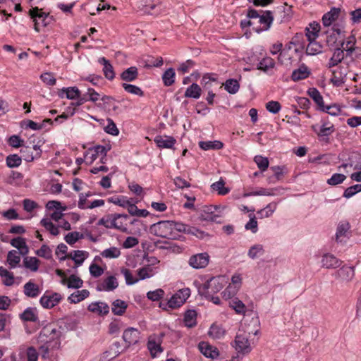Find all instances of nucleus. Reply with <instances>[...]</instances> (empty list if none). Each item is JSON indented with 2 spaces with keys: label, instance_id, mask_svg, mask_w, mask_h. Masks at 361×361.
<instances>
[{
  "label": "nucleus",
  "instance_id": "obj_21",
  "mask_svg": "<svg viewBox=\"0 0 361 361\" xmlns=\"http://www.w3.org/2000/svg\"><path fill=\"white\" fill-rule=\"evenodd\" d=\"M308 95L314 100L321 111H325V105L323 97L319 90L314 87L310 88L307 91Z\"/></svg>",
  "mask_w": 361,
  "mask_h": 361
},
{
  "label": "nucleus",
  "instance_id": "obj_63",
  "mask_svg": "<svg viewBox=\"0 0 361 361\" xmlns=\"http://www.w3.org/2000/svg\"><path fill=\"white\" fill-rule=\"evenodd\" d=\"M359 192H361V184H356L346 188L344 191L343 197L350 198Z\"/></svg>",
  "mask_w": 361,
  "mask_h": 361
},
{
  "label": "nucleus",
  "instance_id": "obj_55",
  "mask_svg": "<svg viewBox=\"0 0 361 361\" xmlns=\"http://www.w3.org/2000/svg\"><path fill=\"white\" fill-rule=\"evenodd\" d=\"M83 238V234L74 231L71 233H68L64 238L66 242L72 245L74 243H75L79 239H81Z\"/></svg>",
  "mask_w": 361,
  "mask_h": 361
},
{
  "label": "nucleus",
  "instance_id": "obj_20",
  "mask_svg": "<svg viewBox=\"0 0 361 361\" xmlns=\"http://www.w3.org/2000/svg\"><path fill=\"white\" fill-rule=\"evenodd\" d=\"M310 74L309 68L305 65H302L298 69L293 71L291 79L293 81H299L308 78Z\"/></svg>",
  "mask_w": 361,
  "mask_h": 361
},
{
  "label": "nucleus",
  "instance_id": "obj_62",
  "mask_svg": "<svg viewBox=\"0 0 361 361\" xmlns=\"http://www.w3.org/2000/svg\"><path fill=\"white\" fill-rule=\"evenodd\" d=\"M346 178L344 174L334 173L331 177L327 180V183L331 185H336L343 183Z\"/></svg>",
  "mask_w": 361,
  "mask_h": 361
},
{
  "label": "nucleus",
  "instance_id": "obj_56",
  "mask_svg": "<svg viewBox=\"0 0 361 361\" xmlns=\"http://www.w3.org/2000/svg\"><path fill=\"white\" fill-rule=\"evenodd\" d=\"M254 161L262 171H265L269 167V160L267 157L257 155L255 157Z\"/></svg>",
  "mask_w": 361,
  "mask_h": 361
},
{
  "label": "nucleus",
  "instance_id": "obj_52",
  "mask_svg": "<svg viewBox=\"0 0 361 361\" xmlns=\"http://www.w3.org/2000/svg\"><path fill=\"white\" fill-rule=\"evenodd\" d=\"M24 265L26 268L30 269L33 271H36L39 268V260L37 258L34 257H26L24 259Z\"/></svg>",
  "mask_w": 361,
  "mask_h": 361
},
{
  "label": "nucleus",
  "instance_id": "obj_64",
  "mask_svg": "<svg viewBox=\"0 0 361 361\" xmlns=\"http://www.w3.org/2000/svg\"><path fill=\"white\" fill-rule=\"evenodd\" d=\"M24 141L18 135H11L8 140V144L9 146L18 148L23 145Z\"/></svg>",
  "mask_w": 361,
  "mask_h": 361
},
{
  "label": "nucleus",
  "instance_id": "obj_35",
  "mask_svg": "<svg viewBox=\"0 0 361 361\" xmlns=\"http://www.w3.org/2000/svg\"><path fill=\"white\" fill-rule=\"evenodd\" d=\"M274 60L269 56H266L259 61L257 66V69L261 70L264 72H267L270 69L274 68Z\"/></svg>",
  "mask_w": 361,
  "mask_h": 361
},
{
  "label": "nucleus",
  "instance_id": "obj_12",
  "mask_svg": "<svg viewBox=\"0 0 361 361\" xmlns=\"http://www.w3.org/2000/svg\"><path fill=\"white\" fill-rule=\"evenodd\" d=\"M123 338L128 345H135L139 341L140 331L133 327L128 328L123 334Z\"/></svg>",
  "mask_w": 361,
  "mask_h": 361
},
{
  "label": "nucleus",
  "instance_id": "obj_47",
  "mask_svg": "<svg viewBox=\"0 0 361 361\" xmlns=\"http://www.w3.org/2000/svg\"><path fill=\"white\" fill-rule=\"evenodd\" d=\"M230 307L239 314H244L246 312V307L244 303L236 298L230 301Z\"/></svg>",
  "mask_w": 361,
  "mask_h": 361
},
{
  "label": "nucleus",
  "instance_id": "obj_36",
  "mask_svg": "<svg viewBox=\"0 0 361 361\" xmlns=\"http://www.w3.org/2000/svg\"><path fill=\"white\" fill-rule=\"evenodd\" d=\"M20 262V256L18 251L11 250L7 255V262L11 269L16 268Z\"/></svg>",
  "mask_w": 361,
  "mask_h": 361
},
{
  "label": "nucleus",
  "instance_id": "obj_48",
  "mask_svg": "<svg viewBox=\"0 0 361 361\" xmlns=\"http://www.w3.org/2000/svg\"><path fill=\"white\" fill-rule=\"evenodd\" d=\"M224 330L220 326L212 324L209 328L208 334L214 339H219L224 335Z\"/></svg>",
  "mask_w": 361,
  "mask_h": 361
},
{
  "label": "nucleus",
  "instance_id": "obj_42",
  "mask_svg": "<svg viewBox=\"0 0 361 361\" xmlns=\"http://www.w3.org/2000/svg\"><path fill=\"white\" fill-rule=\"evenodd\" d=\"M322 51V46L316 40L309 41L306 48V54L308 55H316Z\"/></svg>",
  "mask_w": 361,
  "mask_h": 361
},
{
  "label": "nucleus",
  "instance_id": "obj_50",
  "mask_svg": "<svg viewBox=\"0 0 361 361\" xmlns=\"http://www.w3.org/2000/svg\"><path fill=\"white\" fill-rule=\"evenodd\" d=\"M83 285L82 280L75 275H71L67 281V286L69 288H79Z\"/></svg>",
  "mask_w": 361,
  "mask_h": 361
},
{
  "label": "nucleus",
  "instance_id": "obj_18",
  "mask_svg": "<svg viewBox=\"0 0 361 361\" xmlns=\"http://www.w3.org/2000/svg\"><path fill=\"white\" fill-rule=\"evenodd\" d=\"M158 271V267H151L150 265H145L137 270V279L145 280L155 275Z\"/></svg>",
  "mask_w": 361,
  "mask_h": 361
},
{
  "label": "nucleus",
  "instance_id": "obj_24",
  "mask_svg": "<svg viewBox=\"0 0 361 361\" xmlns=\"http://www.w3.org/2000/svg\"><path fill=\"white\" fill-rule=\"evenodd\" d=\"M344 59V51L341 48H336L334 49L332 56L329 61L327 67L331 68L337 66Z\"/></svg>",
  "mask_w": 361,
  "mask_h": 361
},
{
  "label": "nucleus",
  "instance_id": "obj_51",
  "mask_svg": "<svg viewBox=\"0 0 361 361\" xmlns=\"http://www.w3.org/2000/svg\"><path fill=\"white\" fill-rule=\"evenodd\" d=\"M108 201L111 203H113L116 205H118L123 208H126L128 206V203L130 200L127 199L126 197L124 196H116L111 197L108 199Z\"/></svg>",
  "mask_w": 361,
  "mask_h": 361
},
{
  "label": "nucleus",
  "instance_id": "obj_26",
  "mask_svg": "<svg viewBox=\"0 0 361 361\" xmlns=\"http://www.w3.org/2000/svg\"><path fill=\"white\" fill-rule=\"evenodd\" d=\"M337 274L341 280L349 281L354 277V269L353 267L343 266L338 270Z\"/></svg>",
  "mask_w": 361,
  "mask_h": 361
},
{
  "label": "nucleus",
  "instance_id": "obj_6",
  "mask_svg": "<svg viewBox=\"0 0 361 361\" xmlns=\"http://www.w3.org/2000/svg\"><path fill=\"white\" fill-rule=\"evenodd\" d=\"M251 332L246 331H241L237 333L234 340L233 347L238 353L243 355L248 354L252 350V346L249 340Z\"/></svg>",
  "mask_w": 361,
  "mask_h": 361
},
{
  "label": "nucleus",
  "instance_id": "obj_23",
  "mask_svg": "<svg viewBox=\"0 0 361 361\" xmlns=\"http://www.w3.org/2000/svg\"><path fill=\"white\" fill-rule=\"evenodd\" d=\"M355 43L356 39L354 35L349 36L347 37L346 40L341 42V48L343 49V51L346 52V56H351L355 51Z\"/></svg>",
  "mask_w": 361,
  "mask_h": 361
},
{
  "label": "nucleus",
  "instance_id": "obj_27",
  "mask_svg": "<svg viewBox=\"0 0 361 361\" xmlns=\"http://www.w3.org/2000/svg\"><path fill=\"white\" fill-rule=\"evenodd\" d=\"M99 63L104 66L103 71L105 77L108 80H113L115 77L113 66L111 65L109 61L104 57H101L98 60Z\"/></svg>",
  "mask_w": 361,
  "mask_h": 361
},
{
  "label": "nucleus",
  "instance_id": "obj_16",
  "mask_svg": "<svg viewBox=\"0 0 361 361\" xmlns=\"http://www.w3.org/2000/svg\"><path fill=\"white\" fill-rule=\"evenodd\" d=\"M342 262L331 254H324L322 259V265L326 269H335L340 267Z\"/></svg>",
  "mask_w": 361,
  "mask_h": 361
},
{
  "label": "nucleus",
  "instance_id": "obj_5",
  "mask_svg": "<svg viewBox=\"0 0 361 361\" xmlns=\"http://www.w3.org/2000/svg\"><path fill=\"white\" fill-rule=\"evenodd\" d=\"M171 225V221H160L150 226L149 233L158 237L174 239Z\"/></svg>",
  "mask_w": 361,
  "mask_h": 361
},
{
  "label": "nucleus",
  "instance_id": "obj_25",
  "mask_svg": "<svg viewBox=\"0 0 361 361\" xmlns=\"http://www.w3.org/2000/svg\"><path fill=\"white\" fill-rule=\"evenodd\" d=\"M24 293L30 298H36L40 293L39 286L31 281L24 285Z\"/></svg>",
  "mask_w": 361,
  "mask_h": 361
},
{
  "label": "nucleus",
  "instance_id": "obj_8",
  "mask_svg": "<svg viewBox=\"0 0 361 361\" xmlns=\"http://www.w3.org/2000/svg\"><path fill=\"white\" fill-rule=\"evenodd\" d=\"M29 15L35 22V30L39 31L40 27H45L48 25L47 19L49 13L42 11V9L38 7H34L29 11Z\"/></svg>",
  "mask_w": 361,
  "mask_h": 361
},
{
  "label": "nucleus",
  "instance_id": "obj_4",
  "mask_svg": "<svg viewBox=\"0 0 361 361\" xmlns=\"http://www.w3.org/2000/svg\"><path fill=\"white\" fill-rule=\"evenodd\" d=\"M341 9L340 8L333 7L329 11L324 13L322 18V25L324 27H331L333 32H336L340 35L343 32L341 25L336 23V20L338 19Z\"/></svg>",
  "mask_w": 361,
  "mask_h": 361
},
{
  "label": "nucleus",
  "instance_id": "obj_59",
  "mask_svg": "<svg viewBox=\"0 0 361 361\" xmlns=\"http://www.w3.org/2000/svg\"><path fill=\"white\" fill-rule=\"evenodd\" d=\"M40 79L44 83L49 86H54L56 82V80L54 78V74L50 72L42 73L40 75Z\"/></svg>",
  "mask_w": 361,
  "mask_h": 361
},
{
  "label": "nucleus",
  "instance_id": "obj_28",
  "mask_svg": "<svg viewBox=\"0 0 361 361\" xmlns=\"http://www.w3.org/2000/svg\"><path fill=\"white\" fill-rule=\"evenodd\" d=\"M138 77V71L135 66H130L121 74V78L126 82H132Z\"/></svg>",
  "mask_w": 361,
  "mask_h": 361
},
{
  "label": "nucleus",
  "instance_id": "obj_49",
  "mask_svg": "<svg viewBox=\"0 0 361 361\" xmlns=\"http://www.w3.org/2000/svg\"><path fill=\"white\" fill-rule=\"evenodd\" d=\"M20 153L22 158L27 162L32 161L35 159L31 146L23 145L21 147Z\"/></svg>",
  "mask_w": 361,
  "mask_h": 361
},
{
  "label": "nucleus",
  "instance_id": "obj_57",
  "mask_svg": "<svg viewBox=\"0 0 361 361\" xmlns=\"http://www.w3.org/2000/svg\"><path fill=\"white\" fill-rule=\"evenodd\" d=\"M11 245L20 250V249H25V253L27 252L28 251V249H27V247L26 245V243H25V240L24 238H21V237H17V238H13L11 240Z\"/></svg>",
  "mask_w": 361,
  "mask_h": 361
},
{
  "label": "nucleus",
  "instance_id": "obj_30",
  "mask_svg": "<svg viewBox=\"0 0 361 361\" xmlns=\"http://www.w3.org/2000/svg\"><path fill=\"white\" fill-rule=\"evenodd\" d=\"M201 93V87L197 83H192L186 89L184 95L188 98L199 99Z\"/></svg>",
  "mask_w": 361,
  "mask_h": 361
},
{
  "label": "nucleus",
  "instance_id": "obj_15",
  "mask_svg": "<svg viewBox=\"0 0 361 361\" xmlns=\"http://www.w3.org/2000/svg\"><path fill=\"white\" fill-rule=\"evenodd\" d=\"M118 286V283L116 278L114 276H110L97 286V290L99 291H112Z\"/></svg>",
  "mask_w": 361,
  "mask_h": 361
},
{
  "label": "nucleus",
  "instance_id": "obj_9",
  "mask_svg": "<svg viewBox=\"0 0 361 361\" xmlns=\"http://www.w3.org/2000/svg\"><path fill=\"white\" fill-rule=\"evenodd\" d=\"M209 258V255L207 252L195 254L190 257L188 264L194 269H202L208 265Z\"/></svg>",
  "mask_w": 361,
  "mask_h": 361
},
{
  "label": "nucleus",
  "instance_id": "obj_31",
  "mask_svg": "<svg viewBox=\"0 0 361 361\" xmlns=\"http://www.w3.org/2000/svg\"><path fill=\"white\" fill-rule=\"evenodd\" d=\"M20 318L25 322H35L38 319L36 310L32 307H27L24 312L20 314Z\"/></svg>",
  "mask_w": 361,
  "mask_h": 361
},
{
  "label": "nucleus",
  "instance_id": "obj_37",
  "mask_svg": "<svg viewBox=\"0 0 361 361\" xmlns=\"http://www.w3.org/2000/svg\"><path fill=\"white\" fill-rule=\"evenodd\" d=\"M199 146L204 150L209 149H220L223 148L224 145L221 142L218 140L214 141H201L199 142Z\"/></svg>",
  "mask_w": 361,
  "mask_h": 361
},
{
  "label": "nucleus",
  "instance_id": "obj_61",
  "mask_svg": "<svg viewBox=\"0 0 361 361\" xmlns=\"http://www.w3.org/2000/svg\"><path fill=\"white\" fill-rule=\"evenodd\" d=\"M224 185H225L224 181L222 180H220L219 181L214 183L212 185V188H213L214 190L218 191V193L219 195H226L229 192V190L228 188H225Z\"/></svg>",
  "mask_w": 361,
  "mask_h": 361
},
{
  "label": "nucleus",
  "instance_id": "obj_7",
  "mask_svg": "<svg viewBox=\"0 0 361 361\" xmlns=\"http://www.w3.org/2000/svg\"><path fill=\"white\" fill-rule=\"evenodd\" d=\"M190 295V290L188 288H185L177 291L171 296L170 300L167 302L166 305L171 309H175L180 307L186 301Z\"/></svg>",
  "mask_w": 361,
  "mask_h": 361
},
{
  "label": "nucleus",
  "instance_id": "obj_32",
  "mask_svg": "<svg viewBox=\"0 0 361 361\" xmlns=\"http://www.w3.org/2000/svg\"><path fill=\"white\" fill-rule=\"evenodd\" d=\"M276 207L277 203L272 202L268 204L264 208L259 210L257 212V214L259 216L261 219L268 218L274 213V212L276 209Z\"/></svg>",
  "mask_w": 361,
  "mask_h": 361
},
{
  "label": "nucleus",
  "instance_id": "obj_29",
  "mask_svg": "<svg viewBox=\"0 0 361 361\" xmlns=\"http://www.w3.org/2000/svg\"><path fill=\"white\" fill-rule=\"evenodd\" d=\"M89 290L86 289H82L80 290H77L72 293L68 297V300L70 301L71 303L76 304L87 298L89 296Z\"/></svg>",
  "mask_w": 361,
  "mask_h": 361
},
{
  "label": "nucleus",
  "instance_id": "obj_13",
  "mask_svg": "<svg viewBox=\"0 0 361 361\" xmlns=\"http://www.w3.org/2000/svg\"><path fill=\"white\" fill-rule=\"evenodd\" d=\"M154 141L158 147L166 149H172L176 142L174 137L169 135H157Z\"/></svg>",
  "mask_w": 361,
  "mask_h": 361
},
{
  "label": "nucleus",
  "instance_id": "obj_53",
  "mask_svg": "<svg viewBox=\"0 0 361 361\" xmlns=\"http://www.w3.org/2000/svg\"><path fill=\"white\" fill-rule=\"evenodd\" d=\"M122 87L128 93L138 96H143V91L136 85L128 83H123Z\"/></svg>",
  "mask_w": 361,
  "mask_h": 361
},
{
  "label": "nucleus",
  "instance_id": "obj_41",
  "mask_svg": "<svg viewBox=\"0 0 361 361\" xmlns=\"http://www.w3.org/2000/svg\"><path fill=\"white\" fill-rule=\"evenodd\" d=\"M127 307V304L123 300H116L112 303L111 310L116 315H122L126 312Z\"/></svg>",
  "mask_w": 361,
  "mask_h": 361
},
{
  "label": "nucleus",
  "instance_id": "obj_58",
  "mask_svg": "<svg viewBox=\"0 0 361 361\" xmlns=\"http://www.w3.org/2000/svg\"><path fill=\"white\" fill-rule=\"evenodd\" d=\"M171 227H172V231L173 233V234L175 235V238H176V235H177V232H184V233H187V230H188V225H185L181 222H176V221H171Z\"/></svg>",
  "mask_w": 361,
  "mask_h": 361
},
{
  "label": "nucleus",
  "instance_id": "obj_3",
  "mask_svg": "<svg viewBox=\"0 0 361 361\" xmlns=\"http://www.w3.org/2000/svg\"><path fill=\"white\" fill-rule=\"evenodd\" d=\"M228 279L225 276H216L207 281L199 288L200 293L207 298L219 292L227 283Z\"/></svg>",
  "mask_w": 361,
  "mask_h": 361
},
{
  "label": "nucleus",
  "instance_id": "obj_39",
  "mask_svg": "<svg viewBox=\"0 0 361 361\" xmlns=\"http://www.w3.org/2000/svg\"><path fill=\"white\" fill-rule=\"evenodd\" d=\"M224 89L230 94L237 93L240 89V84L235 79H228L224 83Z\"/></svg>",
  "mask_w": 361,
  "mask_h": 361
},
{
  "label": "nucleus",
  "instance_id": "obj_34",
  "mask_svg": "<svg viewBox=\"0 0 361 361\" xmlns=\"http://www.w3.org/2000/svg\"><path fill=\"white\" fill-rule=\"evenodd\" d=\"M40 224L53 235L56 236L60 233L59 226H55L49 219L43 218L40 221Z\"/></svg>",
  "mask_w": 361,
  "mask_h": 361
},
{
  "label": "nucleus",
  "instance_id": "obj_1",
  "mask_svg": "<svg viewBox=\"0 0 361 361\" xmlns=\"http://www.w3.org/2000/svg\"><path fill=\"white\" fill-rule=\"evenodd\" d=\"M128 219L129 216L127 214H108L98 221L97 225L103 226L108 229H116L122 232H126Z\"/></svg>",
  "mask_w": 361,
  "mask_h": 361
},
{
  "label": "nucleus",
  "instance_id": "obj_33",
  "mask_svg": "<svg viewBox=\"0 0 361 361\" xmlns=\"http://www.w3.org/2000/svg\"><path fill=\"white\" fill-rule=\"evenodd\" d=\"M185 325L192 328L197 324V313L193 310H189L184 314Z\"/></svg>",
  "mask_w": 361,
  "mask_h": 361
},
{
  "label": "nucleus",
  "instance_id": "obj_60",
  "mask_svg": "<svg viewBox=\"0 0 361 361\" xmlns=\"http://www.w3.org/2000/svg\"><path fill=\"white\" fill-rule=\"evenodd\" d=\"M36 254L41 257L49 259L52 257V251L51 248L47 245H43L40 249L37 250Z\"/></svg>",
  "mask_w": 361,
  "mask_h": 361
},
{
  "label": "nucleus",
  "instance_id": "obj_40",
  "mask_svg": "<svg viewBox=\"0 0 361 361\" xmlns=\"http://www.w3.org/2000/svg\"><path fill=\"white\" fill-rule=\"evenodd\" d=\"M264 254V250L262 245L255 244L250 247L247 252V256L252 259H256Z\"/></svg>",
  "mask_w": 361,
  "mask_h": 361
},
{
  "label": "nucleus",
  "instance_id": "obj_46",
  "mask_svg": "<svg viewBox=\"0 0 361 361\" xmlns=\"http://www.w3.org/2000/svg\"><path fill=\"white\" fill-rule=\"evenodd\" d=\"M121 255L120 249L116 247H111L104 250L101 252V256L104 258L114 259L118 258Z\"/></svg>",
  "mask_w": 361,
  "mask_h": 361
},
{
  "label": "nucleus",
  "instance_id": "obj_2",
  "mask_svg": "<svg viewBox=\"0 0 361 361\" xmlns=\"http://www.w3.org/2000/svg\"><path fill=\"white\" fill-rule=\"evenodd\" d=\"M247 17L249 19H258L261 26L253 28L257 33L269 30L274 21V15L271 11H262L259 14L257 11L250 8L247 11Z\"/></svg>",
  "mask_w": 361,
  "mask_h": 361
},
{
  "label": "nucleus",
  "instance_id": "obj_17",
  "mask_svg": "<svg viewBox=\"0 0 361 361\" xmlns=\"http://www.w3.org/2000/svg\"><path fill=\"white\" fill-rule=\"evenodd\" d=\"M200 352L207 357L216 358L219 356V350L207 342H200L198 345Z\"/></svg>",
  "mask_w": 361,
  "mask_h": 361
},
{
  "label": "nucleus",
  "instance_id": "obj_11",
  "mask_svg": "<svg viewBox=\"0 0 361 361\" xmlns=\"http://www.w3.org/2000/svg\"><path fill=\"white\" fill-rule=\"evenodd\" d=\"M87 310L99 316L106 315L109 312V305L106 302L102 301H97L90 303L87 307Z\"/></svg>",
  "mask_w": 361,
  "mask_h": 361
},
{
  "label": "nucleus",
  "instance_id": "obj_45",
  "mask_svg": "<svg viewBox=\"0 0 361 361\" xmlns=\"http://www.w3.org/2000/svg\"><path fill=\"white\" fill-rule=\"evenodd\" d=\"M22 163V157L16 154H10L6 159V164L8 168L18 167Z\"/></svg>",
  "mask_w": 361,
  "mask_h": 361
},
{
  "label": "nucleus",
  "instance_id": "obj_54",
  "mask_svg": "<svg viewBox=\"0 0 361 361\" xmlns=\"http://www.w3.org/2000/svg\"><path fill=\"white\" fill-rule=\"evenodd\" d=\"M121 274L124 276L127 285L131 286L139 281L137 278H134L131 271L128 269L123 268L121 270Z\"/></svg>",
  "mask_w": 361,
  "mask_h": 361
},
{
  "label": "nucleus",
  "instance_id": "obj_43",
  "mask_svg": "<svg viewBox=\"0 0 361 361\" xmlns=\"http://www.w3.org/2000/svg\"><path fill=\"white\" fill-rule=\"evenodd\" d=\"M147 348L150 352L151 355L154 357L158 353L162 352V348L159 342H157L154 338H149L147 342Z\"/></svg>",
  "mask_w": 361,
  "mask_h": 361
},
{
  "label": "nucleus",
  "instance_id": "obj_19",
  "mask_svg": "<svg viewBox=\"0 0 361 361\" xmlns=\"http://www.w3.org/2000/svg\"><path fill=\"white\" fill-rule=\"evenodd\" d=\"M65 95L67 99H75L80 97V91L76 87H63L59 92V96L63 98Z\"/></svg>",
  "mask_w": 361,
  "mask_h": 361
},
{
  "label": "nucleus",
  "instance_id": "obj_22",
  "mask_svg": "<svg viewBox=\"0 0 361 361\" xmlns=\"http://www.w3.org/2000/svg\"><path fill=\"white\" fill-rule=\"evenodd\" d=\"M107 151H108V149L106 148V147L102 146V145H97V146L94 147L93 148L90 149L89 152L85 155V157H87V154H91L90 159H91V162H92L93 161L97 159L99 156H102V159L101 161L102 163H104L103 157L106 156Z\"/></svg>",
  "mask_w": 361,
  "mask_h": 361
},
{
  "label": "nucleus",
  "instance_id": "obj_14",
  "mask_svg": "<svg viewBox=\"0 0 361 361\" xmlns=\"http://www.w3.org/2000/svg\"><path fill=\"white\" fill-rule=\"evenodd\" d=\"M88 257V252L84 250H74L72 253L68 255L61 256L60 257V260L63 261L67 258L72 259L77 267H79L82 264L85 259Z\"/></svg>",
  "mask_w": 361,
  "mask_h": 361
},
{
  "label": "nucleus",
  "instance_id": "obj_44",
  "mask_svg": "<svg viewBox=\"0 0 361 361\" xmlns=\"http://www.w3.org/2000/svg\"><path fill=\"white\" fill-rule=\"evenodd\" d=\"M176 73L172 68H168L162 75V80L165 86H171L175 82Z\"/></svg>",
  "mask_w": 361,
  "mask_h": 361
},
{
  "label": "nucleus",
  "instance_id": "obj_38",
  "mask_svg": "<svg viewBox=\"0 0 361 361\" xmlns=\"http://www.w3.org/2000/svg\"><path fill=\"white\" fill-rule=\"evenodd\" d=\"M350 228V225L348 222H341L338 225L336 239L337 242H342L343 238L345 237Z\"/></svg>",
  "mask_w": 361,
  "mask_h": 361
},
{
  "label": "nucleus",
  "instance_id": "obj_10",
  "mask_svg": "<svg viewBox=\"0 0 361 361\" xmlns=\"http://www.w3.org/2000/svg\"><path fill=\"white\" fill-rule=\"evenodd\" d=\"M61 299L62 297L59 293H45L44 295L41 297L39 302L43 307L50 309L57 305L60 302Z\"/></svg>",
  "mask_w": 361,
  "mask_h": 361
}]
</instances>
